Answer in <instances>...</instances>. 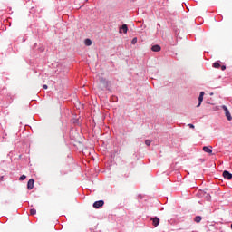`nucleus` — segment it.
Here are the masks:
<instances>
[{
	"label": "nucleus",
	"mask_w": 232,
	"mask_h": 232,
	"mask_svg": "<svg viewBox=\"0 0 232 232\" xmlns=\"http://www.w3.org/2000/svg\"><path fill=\"white\" fill-rule=\"evenodd\" d=\"M222 110L225 111V115L227 121H232L231 112H229V109L226 105L221 106Z\"/></svg>",
	"instance_id": "f257e3e1"
},
{
	"label": "nucleus",
	"mask_w": 232,
	"mask_h": 232,
	"mask_svg": "<svg viewBox=\"0 0 232 232\" xmlns=\"http://www.w3.org/2000/svg\"><path fill=\"white\" fill-rule=\"evenodd\" d=\"M104 206V200H99L93 203V208L95 209H99V208H102Z\"/></svg>",
	"instance_id": "f03ea898"
},
{
	"label": "nucleus",
	"mask_w": 232,
	"mask_h": 232,
	"mask_svg": "<svg viewBox=\"0 0 232 232\" xmlns=\"http://www.w3.org/2000/svg\"><path fill=\"white\" fill-rule=\"evenodd\" d=\"M150 220H152V225L154 227H157V226L160 224V219L157 217L150 218Z\"/></svg>",
	"instance_id": "7ed1b4c3"
},
{
	"label": "nucleus",
	"mask_w": 232,
	"mask_h": 232,
	"mask_svg": "<svg viewBox=\"0 0 232 232\" xmlns=\"http://www.w3.org/2000/svg\"><path fill=\"white\" fill-rule=\"evenodd\" d=\"M223 177H224V179H227V180H231V179H232V174H231L229 171L225 170V171L223 172Z\"/></svg>",
	"instance_id": "20e7f679"
},
{
	"label": "nucleus",
	"mask_w": 232,
	"mask_h": 232,
	"mask_svg": "<svg viewBox=\"0 0 232 232\" xmlns=\"http://www.w3.org/2000/svg\"><path fill=\"white\" fill-rule=\"evenodd\" d=\"M203 151H205V153H209V155H211V153H213V147L205 146L203 147Z\"/></svg>",
	"instance_id": "39448f33"
},
{
	"label": "nucleus",
	"mask_w": 232,
	"mask_h": 232,
	"mask_svg": "<svg viewBox=\"0 0 232 232\" xmlns=\"http://www.w3.org/2000/svg\"><path fill=\"white\" fill-rule=\"evenodd\" d=\"M202 101H204V92H201L198 97V104L197 108H199L200 104H202Z\"/></svg>",
	"instance_id": "423d86ee"
},
{
	"label": "nucleus",
	"mask_w": 232,
	"mask_h": 232,
	"mask_svg": "<svg viewBox=\"0 0 232 232\" xmlns=\"http://www.w3.org/2000/svg\"><path fill=\"white\" fill-rule=\"evenodd\" d=\"M128 34V25L123 24L121 27H120V34Z\"/></svg>",
	"instance_id": "0eeeda50"
},
{
	"label": "nucleus",
	"mask_w": 232,
	"mask_h": 232,
	"mask_svg": "<svg viewBox=\"0 0 232 232\" xmlns=\"http://www.w3.org/2000/svg\"><path fill=\"white\" fill-rule=\"evenodd\" d=\"M27 189H34V179H29V181L27 182Z\"/></svg>",
	"instance_id": "6e6552de"
},
{
	"label": "nucleus",
	"mask_w": 232,
	"mask_h": 232,
	"mask_svg": "<svg viewBox=\"0 0 232 232\" xmlns=\"http://www.w3.org/2000/svg\"><path fill=\"white\" fill-rule=\"evenodd\" d=\"M151 50L152 52H160L161 48H160V45L156 44L151 47Z\"/></svg>",
	"instance_id": "1a4fd4ad"
},
{
	"label": "nucleus",
	"mask_w": 232,
	"mask_h": 232,
	"mask_svg": "<svg viewBox=\"0 0 232 232\" xmlns=\"http://www.w3.org/2000/svg\"><path fill=\"white\" fill-rule=\"evenodd\" d=\"M85 46H92V40L91 39H85L84 41Z\"/></svg>",
	"instance_id": "9d476101"
},
{
	"label": "nucleus",
	"mask_w": 232,
	"mask_h": 232,
	"mask_svg": "<svg viewBox=\"0 0 232 232\" xmlns=\"http://www.w3.org/2000/svg\"><path fill=\"white\" fill-rule=\"evenodd\" d=\"M194 220H195V222L198 223L202 220V217L197 216Z\"/></svg>",
	"instance_id": "9b49d317"
},
{
	"label": "nucleus",
	"mask_w": 232,
	"mask_h": 232,
	"mask_svg": "<svg viewBox=\"0 0 232 232\" xmlns=\"http://www.w3.org/2000/svg\"><path fill=\"white\" fill-rule=\"evenodd\" d=\"M101 82H102L104 84V86H108V81H106V79L102 78Z\"/></svg>",
	"instance_id": "f8f14e48"
},
{
	"label": "nucleus",
	"mask_w": 232,
	"mask_h": 232,
	"mask_svg": "<svg viewBox=\"0 0 232 232\" xmlns=\"http://www.w3.org/2000/svg\"><path fill=\"white\" fill-rule=\"evenodd\" d=\"M214 68H220V63L218 62H216L213 63Z\"/></svg>",
	"instance_id": "ddd939ff"
},
{
	"label": "nucleus",
	"mask_w": 232,
	"mask_h": 232,
	"mask_svg": "<svg viewBox=\"0 0 232 232\" xmlns=\"http://www.w3.org/2000/svg\"><path fill=\"white\" fill-rule=\"evenodd\" d=\"M35 213H37V210H35V208H32L30 210V215H35Z\"/></svg>",
	"instance_id": "4468645a"
},
{
	"label": "nucleus",
	"mask_w": 232,
	"mask_h": 232,
	"mask_svg": "<svg viewBox=\"0 0 232 232\" xmlns=\"http://www.w3.org/2000/svg\"><path fill=\"white\" fill-rule=\"evenodd\" d=\"M145 144H146V146H151V140H147L145 141Z\"/></svg>",
	"instance_id": "2eb2a0df"
},
{
	"label": "nucleus",
	"mask_w": 232,
	"mask_h": 232,
	"mask_svg": "<svg viewBox=\"0 0 232 232\" xmlns=\"http://www.w3.org/2000/svg\"><path fill=\"white\" fill-rule=\"evenodd\" d=\"M26 179V176L25 175H22L20 178H19V180L23 181V180H25Z\"/></svg>",
	"instance_id": "dca6fc26"
},
{
	"label": "nucleus",
	"mask_w": 232,
	"mask_h": 232,
	"mask_svg": "<svg viewBox=\"0 0 232 232\" xmlns=\"http://www.w3.org/2000/svg\"><path fill=\"white\" fill-rule=\"evenodd\" d=\"M131 44H137V38H133V39H132Z\"/></svg>",
	"instance_id": "f3484780"
},
{
	"label": "nucleus",
	"mask_w": 232,
	"mask_h": 232,
	"mask_svg": "<svg viewBox=\"0 0 232 232\" xmlns=\"http://www.w3.org/2000/svg\"><path fill=\"white\" fill-rule=\"evenodd\" d=\"M188 126H189L192 130H195V125L189 123Z\"/></svg>",
	"instance_id": "a211bd4d"
},
{
	"label": "nucleus",
	"mask_w": 232,
	"mask_h": 232,
	"mask_svg": "<svg viewBox=\"0 0 232 232\" xmlns=\"http://www.w3.org/2000/svg\"><path fill=\"white\" fill-rule=\"evenodd\" d=\"M221 70L224 72V70H226V65H222Z\"/></svg>",
	"instance_id": "6ab92c4d"
},
{
	"label": "nucleus",
	"mask_w": 232,
	"mask_h": 232,
	"mask_svg": "<svg viewBox=\"0 0 232 232\" xmlns=\"http://www.w3.org/2000/svg\"><path fill=\"white\" fill-rule=\"evenodd\" d=\"M43 88H48V85H43Z\"/></svg>",
	"instance_id": "aec40b11"
},
{
	"label": "nucleus",
	"mask_w": 232,
	"mask_h": 232,
	"mask_svg": "<svg viewBox=\"0 0 232 232\" xmlns=\"http://www.w3.org/2000/svg\"><path fill=\"white\" fill-rule=\"evenodd\" d=\"M208 198H211V196H208Z\"/></svg>",
	"instance_id": "412c9836"
}]
</instances>
